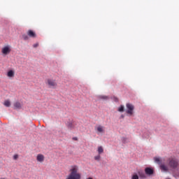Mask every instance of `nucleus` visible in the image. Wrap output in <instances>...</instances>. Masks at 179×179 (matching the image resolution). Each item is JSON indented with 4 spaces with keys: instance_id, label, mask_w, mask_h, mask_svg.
<instances>
[{
    "instance_id": "obj_17",
    "label": "nucleus",
    "mask_w": 179,
    "mask_h": 179,
    "mask_svg": "<svg viewBox=\"0 0 179 179\" xmlns=\"http://www.w3.org/2000/svg\"><path fill=\"white\" fill-rule=\"evenodd\" d=\"M101 156H100V154L99 155H96L94 157V160H96V162H99L101 159Z\"/></svg>"
},
{
    "instance_id": "obj_7",
    "label": "nucleus",
    "mask_w": 179,
    "mask_h": 179,
    "mask_svg": "<svg viewBox=\"0 0 179 179\" xmlns=\"http://www.w3.org/2000/svg\"><path fill=\"white\" fill-rule=\"evenodd\" d=\"M77 125H78V124L75 122H69L67 124V128H69V129H75V128H76Z\"/></svg>"
},
{
    "instance_id": "obj_2",
    "label": "nucleus",
    "mask_w": 179,
    "mask_h": 179,
    "mask_svg": "<svg viewBox=\"0 0 179 179\" xmlns=\"http://www.w3.org/2000/svg\"><path fill=\"white\" fill-rule=\"evenodd\" d=\"M70 173L67 176L66 179H81L82 175L79 173V166L77 165H73L69 170Z\"/></svg>"
},
{
    "instance_id": "obj_4",
    "label": "nucleus",
    "mask_w": 179,
    "mask_h": 179,
    "mask_svg": "<svg viewBox=\"0 0 179 179\" xmlns=\"http://www.w3.org/2000/svg\"><path fill=\"white\" fill-rule=\"evenodd\" d=\"M11 51H12V49H10V45H7L3 48H2L1 54H3V55H8V54H10Z\"/></svg>"
},
{
    "instance_id": "obj_26",
    "label": "nucleus",
    "mask_w": 179,
    "mask_h": 179,
    "mask_svg": "<svg viewBox=\"0 0 179 179\" xmlns=\"http://www.w3.org/2000/svg\"><path fill=\"white\" fill-rule=\"evenodd\" d=\"M166 179H170V178H166Z\"/></svg>"
},
{
    "instance_id": "obj_10",
    "label": "nucleus",
    "mask_w": 179,
    "mask_h": 179,
    "mask_svg": "<svg viewBox=\"0 0 179 179\" xmlns=\"http://www.w3.org/2000/svg\"><path fill=\"white\" fill-rule=\"evenodd\" d=\"M96 132H98V134H103L104 133V127L101 126V125H99L98 127H96Z\"/></svg>"
},
{
    "instance_id": "obj_3",
    "label": "nucleus",
    "mask_w": 179,
    "mask_h": 179,
    "mask_svg": "<svg viewBox=\"0 0 179 179\" xmlns=\"http://www.w3.org/2000/svg\"><path fill=\"white\" fill-rule=\"evenodd\" d=\"M46 85L47 86H48V87H50V89H57L58 86V83H57V81L51 78L47 80Z\"/></svg>"
},
{
    "instance_id": "obj_20",
    "label": "nucleus",
    "mask_w": 179,
    "mask_h": 179,
    "mask_svg": "<svg viewBox=\"0 0 179 179\" xmlns=\"http://www.w3.org/2000/svg\"><path fill=\"white\" fill-rule=\"evenodd\" d=\"M131 179H139V176L136 174L133 175Z\"/></svg>"
},
{
    "instance_id": "obj_22",
    "label": "nucleus",
    "mask_w": 179,
    "mask_h": 179,
    "mask_svg": "<svg viewBox=\"0 0 179 179\" xmlns=\"http://www.w3.org/2000/svg\"><path fill=\"white\" fill-rule=\"evenodd\" d=\"M138 174H139L140 177H142V178L145 177V175H142V174H141V173H138Z\"/></svg>"
},
{
    "instance_id": "obj_19",
    "label": "nucleus",
    "mask_w": 179,
    "mask_h": 179,
    "mask_svg": "<svg viewBox=\"0 0 179 179\" xmlns=\"http://www.w3.org/2000/svg\"><path fill=\"white\" fill-rule=\"evenodd\" d=\"M19 159V155L15 154L13 155V160H17Z\"/></svg>"
},
{
    "instance_id": "obj_5",
    "label": "nucleus",
    "mask_w": 179,
    "mask_h": 179,
    "mask_svg": "<svg viewBox=\"0 0 179 179\" xmlns=\"http://www.w3.org/2000/svg\"><path fill=\"white\" fill-rule=\"evenodd\" d=\"M127 113L129 114V115H132L134 114V110H135V107L131 103H127Z\"/></svg>"
},
{
    "instance_id": "obj_14",
    "label": "nucleus",
    "mask_w": 179,
    "mask_h": 179,
    "mask_svg": "<svg viewBox=\"0 0 179 179\" xmlns=\"http://www.w3.org/2000/svg\"><path fill=\"white\" fill-rule=\"evenodd\" d=\"M104 152V149H103L102 146L98 147V153L99 155H101Z\"/></svg>"
},
{
    "instance_id": "obj_11",
    "label": "nucleus",
    "mask_w": 179,
    "mask_h": 179,
    "mask_svg": "<svg viewBox=\"0 0 179 179\" xmlns=\"http://www.w3.org/2000/svg\"><path fill=\"white\" fill-rule=\"evenodd\" d=\"M7 76H8V78H15V71L9 70L7 72Z\"/></svg>"
},
{
    "instance_id": "obj_21",
    "label": "nucleus",
    "mask_w": 179,
    "mask_h": 179,
    "mask_svg": "<svg viewBox=\"0 0 179 179\" xmlns=\"http://www.w3.org/2000/svg\"><path fill=\"white\" fill-rule=\"evenodd\" d=\"M38 45V43L34 44V48H37Z\"/></svg>"
},
{
    "instance_id": "obj_13",
    "label": "nucleus",
    "mask_w": 179,
    "mask_h": 179,
    "mask_svg": "<svg viewBox=\"0 0 179 179\" xmlns=\"http://www.w3.org/2000/svg\"><path fill=\"white\" fill-rule=\"evenodd\" d=\"M154 160L155 163H157V164H160V165L162 164V158L155 157H154Z\"/></svg>"
},
{
    "instance_id": "obj_12",
    "label": "nucleus",
    "mask_w": 179,
    "mask_h": 179,
    "mask_svg": "<svg viewBox=\"0 0 179 179\" xmlns=\"http://www.w3.org/2000/svg\"><path fill=\"white\" fill-rule=\"evenodd\" d=\"M13 106L15 110H20V108H22V104H20V102H15Z\"/></svg>"
},
{
    "instance_id": "obj_18",
    "label": "nucleus",
    "mask_w": 179,
    "mask_h": 179,
    "mask_svg": "<svg viewBox=\"0 0 179 179\" xmlns=\"http://www.w3.org/2000/svg\"><path fill=\"white\" fill-rule=\"evenodd\" d=\"M23 40H29V36L24 34L22 35Z\"/></svg>"
},
{
    "instance_id": "obj_1",
    "label": "nucleus",
    "mask_w": 179,
    "mask_h": 179,
    "mask_svg": "<svg viewBox=\"0 0 179 179\" xmlns=\"http://www.w3.org/2000/svg\"><path fill=\"white\" fill-rule=\"evenodd\" d=\"M168 166L164 164L159 165V169L162 173H169L170 170L174 171V170L178 171L179 169V160L175 157H170L167 159Z\"/></svg>"
},
{
    "instance_id": "obj_16",
    "label": "nucleus",
    "mask_w": 179,
    "mask_h": 179,
    "mask_svg": "<svg viewBox=\"0 0 179 179\" xmlns=\"http://www.w3.org/2000/svg\"><path fill=\"white\" fill-rule=\"evenodd\" d=\"M124 106L122 105L120 106V107L118 108L117 111H119L120 113H122L124 112Z\"/></svg>"
},
{
    "instance_id": "obj_9",
    "label": "nucleus",
    "mask_w": 179,
    "mask_h": 179,
    "mask_svg": "<svg viewBox=\"0 0 179 179\" xmlns=\"http://www.w3.org/2000/svg\"><path fill=\"white\" fill-rule=\"evenodd\" d=\"M45 157L43 155V154H38L36 156V160L37 162H39V163H43L44 162Z\"/></svg>"
},
{
    "instance_id": "obj_15",
    "label": "nucleus",
    "mask_w": 179,
    "mask_h": 179,
    "mask_svg": "<svg viewBox=\"0 0 179 179\" xmlns=\"http://www.w3.org/2000/svg\"><path fill=\"white\" fill-rule=\"evenodd\" d=\"M3 104L6 107H10V101L9 100L5 101Z\"/></svg>"
},
{
    "instance_id": "obj_6",
    "label": "nucleus",
    "mask_w": 179,
    "mask_h": 179,
    "mask_svg": "<svg viewBox=\"0 0 179 179\" xmlns=\"http://www.w3.org/2000/svg\"><path fill=\"white\" fill-rule=\"evenodd\" d=\"M27 36H29V37H31V38H36V37H37V35L36 34V32H34L31 29L28 30Z\"/></svg>"
},
{
    "instance_id": "obj_24",
    "label": "nucleus",
    "mask_w": 179,
    "mask_h": 179,
    "mask_svg": "<svg viewBox=\"0 0 179 179\" xmlns=\"http://www.w3.org/2000/svg\"><path fill=\"white\" fill-rule=\"evenodd\" d=\"M73 139L74 141H78V138H76V137H74Z\"/></svg>"
},
{
    "instance_id": "obj_8",
    "label": "nucleus",
    "mask_w": 179,
    "mask_h": 179,
    "mask_svg": "<svg viewBox=\"0 0 179 179\" xmlns=\"http://www.w3.org/2000/svg\"><path fill=\"white\" fill-rule=\"evenodd\" d=\"M145 173L147 174V176H152V174L154 173L153 169L147 167L145 169Z\"/></svg>"
},
{
    "instance_id": "obj_23",
    "label": "nucleus",
    "mask_w": 179,
    "mask_h": 179,
    "mask_svg": "<svg viewBox=\"0 0 179 179\" xmlns=\"http://www.w3.org/2000/svg\"><path fill=\"white\" fill-rule=\"evenodd\" d=\"M101 99H107V96H101Z\"/></svg>"
},
{
    "instance_id": "obj_25",
    "label": "nucleus",
    "mask_w": 179,
    "mask_h": 179,
    "mask_svg": "<svg viewBox=\"0 0 179 179\" xmlns=\"http://www.w3.org/2000/svg\"><path fill=\"white\" fill-rule=\"evenodd\" d=\"M121 117H122V118H124V115H122Z\"/></svg>"
}]
</instances>
